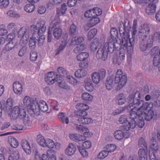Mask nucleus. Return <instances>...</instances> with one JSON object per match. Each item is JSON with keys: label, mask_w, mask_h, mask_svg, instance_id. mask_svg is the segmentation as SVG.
<instances>
[{"label": "nucleus", "mask_w": 160, "mask_h": 160, "mask_svg": "<svg viewBox=\"0 0 160 160\" xmlns=\"http://www.w3.org/2000/svg\"><path fill=\"white\" fill-rule=\"evenodd\" d=\"M143 97L139 92L137 91L134 94L128 96V100L133 101L128 107L129 110L135 111L137 112L140 119L146 118V120H150L154 116V111L152 109V104L149 102H145L140 99Z\"/></svg>", "instance_id": "f257e3e1"}, {"label": "nucleus", "mask_w": 160, "mask_h": 160, "mask_svg": "<svg viewBox=\"0 0 160 160\" xmlns=\"http://www.w3.org/2000/svg\"><path fill=\"white\" fill-rule=\"evenodd\" d=\"M110 33L111 37H109L107 41L101 46L97 52L96 56L98 59L106 60L108 57V52H113L115 49V43H118L120 44V42L122 41L120 40L119 42H118V33L116 28H111Z\"/></svg>", "instance_id": "f03ea898"}, {"label": "nucleus", "mask_w": 160, "mask_h": 160, "mask_svg": "<svg viewBox=\"0 0 160 160\" xmlns=\"http://www.w3.org/2000/svg\"><path fill=\"white\" fill-rule=\"evenodd\" d=\"M46 21L42 19H40L36 25H32L28 28L22 27L19 30L18 35L21 38L20 44L21 45H26L28 42L30 35L31 33L35 32L40 35L43 34L46 29Z\"/></svg>", "instance_id": "7ed1b4c3"}, {"label": "nucleus", "mask_w": 160, "mask_h": 160, "mask_svg": "<svg viewBox=\"0 0 160 160\" xmlns=\"http://www.w3.org/2000/svg\"><path fill=\"white\" fill-rule=\"evenodd\" d=\"M129 111L130 120H128L127 116L125 115H121L119 118V123L123 124V128L126 131H128L131 129L134 128L137 125L139 128H142L144 125V120H146V118L140 119L135 111Z\"/></svg>", "instance_id": "20e7f679"}, {"label": "nucleus", "mask_w": 160, "mask_h": 160, "mask_svg": "<svg viewBox=\"0 0 160 160\" xmlns=\"http://www.w3.org/2000/svg\"><path fill=\"white\" fill-rule=\"evenodd\" d=\"M125 23L123 24V22H121L120 24L121 26H119V31L121 37L123 38H125L127 36H129L128 41L129 42V40L133 39L134 41V35L137 32V21L134 20L132 28L131 27V22L128 20L125 21Z\"/></svg>", "instance_id": "39448f33"}, {"label": "nucleus", "mask_w": 160, "mask_h": 160, "mask_svg": "<svg viewBox=\"0 0 160 160\" xmlns=\"http://www.w3.org/2000/svg\"><path fill=\"white\" fill-rule=\"evenodd\" d=\"M9 114L12 119H16L19 118L26 125H29L30 123L29 118L26 116L25 110L20 107L16 106L14 107L9 113Z\"/></svg>", "instance_id": "423d86ee"}, {"label": "nucleus", "mask_w": 160, "mask_h": 160, "mask_svg": "<svg viewBox=\"0 0 160 160\" xmlns=\"http://www.w3.org/2000/svg\"><path fill=\"white\" fill-rule=\"evenodd\" d=\"M128 37L129 36H127L125 38H123L119 44L122 48H125V49H127V61L130 63L131 61L132 55L133 52V48L134 45V41L133 39H129L128 42Z\"/></svg>", "instance_id": "0eeeda50"}, {"label": "nucleus", "mask_w": 160, "mask_h": 160, "mask_svg": "<svg viewBox=\"0 0 160 160\" xmlns=\"http://www.w3.org/2000/svg\"><path fill=\"white\" fill-rule=\"evenodd\" d=\"M37 142L41 146L53 148L55 146L58 149L60 148L61 144L58 142L54 143V141L50 139H45L43 136L41 135H39L37 137Z\"/></svg>", "instance_id": "6e6552de"}, {"label": "nucleus", "mask_w": 160, "mask_h": 160, "mask_svg": "<svg viewBox=\"0 0 160 160\" xmlns=\"http://www.w3.org/2000/svg\"><path fill=\"white\" fill-rule=\"evenodd\" d=\"M127 80V78L125 75H123L122 70L118 69L117 70L115 79V83L117 84L116 90H119L124 86Z\"/></svg>", "instance_id": "1a4fd4ad"}, {"label": "nucleus", "mask_w": 160, "mask_h": 160, "mask_svg": "<svg viewBox=\"0 0 160 160\" xmlns=\"http://www.w3.org/2000/svg\"><path fill=\"white\" fill-rule=\"evenodd\" d=\"M33 107L32 113L33 112L37 115L40 114L41 111L42 112H46L48 109L46 102L43 100H40L39 102L36 101Z\"/></svg>", "instance_id": "9d476101"}, {"label": "nucleus", "mask_w": 160, "mask_h": 160, "mask_svg": "<svg viewBox=\"0 0 160 160\" xmlns=\"http://www.w3.org/2000/svg\"><path fill=\"white\" fill-rule=\"evenodd\" d=\"M106 74V71L103 69H102L98 72H94L91 75L92 80L94 83L98 84L105 77Z\"/></svg>", "instance_id": "9b49d317"}, {"label": "nucleus", "mask_w": 160, "mask_h": 160, "mask_svg": "<svg viewBox=\"0 0 160 160\" xmlns=\"http://www.w3.org/2000/svg\"><path fill=\"white\" fill-rule=\"evenodd\" d=\"M36 102L35 101L33 100L28 96H25L23 99V103L25 106L27 108V109L29 112L32 114V112L33 108V106Z\"/></svg>", "instance_id": "f8f14e48"}, {"label": "nucleus", "mask_w": 160, "mask_h": 160, "mask_svg": "<svg viewBox=\"0 0 160 160\" xmlns=\"http://www.w3.org/2000/svg\"><path fill=\"white\" fill-rule=\"evenodd\" d=\"M123 49H121L118 55L114 56L113 60V62L114 64L120 65L124 60L125 58V51L124 50L125 48Z\"/></svg>", "instance_id": "ddd939ff"}, {"label": "nucleus", "mask_w": 160, "mask_h": 160, "mask_svg": "<svg viewBox=\"0 0 160 160\" xmlns=\"http://www.w3.org/2000/svg\"><path fill=\"white\" fill-rule=\"evenodd\" d=\"M58 75L53 72H51L45 75V80L47 83L52 84L56 82L58 79Z\"/></svg>", "instance_id": "4468645a"}, {"label": "nucleus", "mask_w": 160, "mask_h": 160, "mask_svg": "<svg viewBox=\"0 0 160 160\" xmlns=\"http://www.w3.org/2000/svg\"><path fill=\"white\" fill-rule=\"evenodd\" d=\"M158 0H150V2L147 6L146 8V13L149 15H152L156 11V4L158 2Z\"/></svg>", "instance_id": "2eb2a0df"}, {"label": "nucleus", "mask_w": 160, "mask_h": 160, "mask_svg": "<svg viewBox=\"0 0 160 160\" xmlns=\"http://www.w3.org/2000/svg\"><path fill=\"white\" fill-rule=\"evenodd\" d=\"M113 134L114 138L118 140H121L124 138H128L130 136V134L128 132H123L119 130H116Z\"/></svg>", "instance_id": "dca6fc26"}, {"label": "nucleus", "mask_w": 160, "mask_h": 160, "mask_svg": "<svg viewBox=\"0 0 160 160\" xmlns=\"http://www.w3.org/2000/svg\"><path fill=\"white\" fill-rule=\"evenodd\" d=\"M57 22H54L52 27L54 28L53 34L54 38L58 40L61 38L62 33V30L61 28L59 27H56Z\"/></svg>", "instance_id": "f3484780"}, {"label": "nucleus", "mask_w": 160, "mask_h": 160, "mask_svg": "<svg viewBox=\"0 0 160 160\" xmlns=\"http://www.w3.org/2000/svg\"><path fill=\"white\" fill-rule=\"evenodd\" d=\"M75 126L77 130L80 132H83V136L85 137H88L91 136V134L89 129L86 126L76 124Z\"/></svg>", "instance_id": "a211bd4d"}, {"label": "nucleus", "mask_w": 160, "mask_h": 160, "mask_svg": "<svg viewBox=\"0 0 160 160\" xmlns=\"http://www.w3.org/2000/svg\"><path fill=\"white\" fill-rule=\"evenodd\" d=\"M47 155L43 154L42 155V160H56L55 152L52 149H49L47 151Z\"/></svg>", "instance_id": "6ab92c4d"}, {"label": "nucleus", "mask_w": 160, "mask_h": 160, "mask_svg": "<svg viewBox=\"0 0 160 160\" xmlns=\"http://www.w3.org/2000/svg\"><path fill=\"white\" fill-rule=\"evenodd\" d=\"M99 22L100 19L97 16L92 17L85 26V29L86 30H88L90 27L98 24Z\"/></svg>", "instance_id": "aec40b11"}, {"label": "nucleus", "mask_w": 160, "mask_h": 160, "mask_svg": "<svg viewBox=\"0 0 160 160\" xmlns=\"http://www.w3.org/2000/svg\"><path fill=\"white\" fill-rule=\"evenodd\" d=\"M84 88L88 92H91L94 90V85L90 78H86L84 80Z\"/></svg>", "instance_id": "412c9836"}, {"label": "nucleus", "mask_w": 160, "mask_h": 160, "mask_svg": "<svg viewBox=\"0 0 160 160\" xmlns=\"http://www.w3.org/2000/svg\"><path fill=\"white\" fill-rule=\"evenodd\" d=\"M145 42L143 40L141 42L140 47L141 50L143 52L145 51L148 49V48L151 47L152 44L153 42V39L148 40L147 42L145 43Z\"/></svg>", "instance_id": "4be33fe9"}, {"label": "nucleus", "mask_w": 160, "mask_h": 160, "mask_svg": "<svg viewBox=\"0 0 160 160\" xmlns=\"http://www.w3.org/2000/svg\"><path fill=\"white\" fill-rule=\"evenodd\" d=\"M76 148L75 146L72 143H70L65 150V153L68 156H71L75 152Z\"/></svg>", "instance_id": "5701e85b"}, {"label": "nucleus", "mask_w": 160, "mask_h": 160, "mask_svg": "<svg viewBox=\"0 0 160 160\" xmlns=\"http://www.w3.org/2000/svg\"><path fill=\"white\" fill-rule=\"evenodd\" d=\"M22 86L18 81L14 82L13 84V89L14 92L18 95L21 94L22 92Z\"/></svg>", "instance_id": "b1692460"}, {"label": "nucleus", "mask_w": 160, "mask_h": 160, "mask_svg": "<svg viewBox=\"0 0 160 160\" xmlns=\"http://www.w3.org/2000/svg\"><path fill=\"white\" fill-rule=\"evenodd\" d=\"M22 145L23 149L27 154H31V149H33V148H31L30 143L27 140L25 139L22 140Z\"/></svg>", "instance_id": "393cba45"}, {"label": "nucleus", "mask_w": 160, "mask_h": 160, "mask_svg": "<svg viewBox=\"0 0 160 160\" xmlns=\"http://www.w3.org/2000/svg\"><path fill=\"white\" fill-rule=\"evenodd\" d=\"M32 36L30 38L29 42V45L31 48H34L36 46L37 41L38 39V36L37 35V33L33 32Z\"/></svg>", "instance_id": "a878e982"}, {"label": "nucleus", "mask_w": 160, "mask_h": 160, "mask_svg": "<svg viewBox=\"0 0 160 160\" xmlns=\"http://www.w3.org/2000/svg\"><path fill=\"white\" fill-rule=\"evenodd\" d=\"M116 101L119 105L124 104L126 101V96L123 93H120L115 97Z\"/></svg>", "instance_id": "bb28decb"}, {"label": "nucleus", "mask_w": 160, "mask_h": 160, "mask_svg": "<svg viewBox=\"0 0 160 160\" xmlns=\"http://www.w3.org/2000/svg\"><path fill=\"white\" fill-rule=\"evenodd\" d=\"M139 30V32L140 33L142 34L144 36L146 37L149 33L150 30L148 25L144 24L140 27Z\"/></svg>", "instance_id": "cd10ccee"}, {"label": "nucleus", "mask_w": 160, "mask_h": 160, "mask_svg": "<svg viewBox=\"0 0 160 160\" xmlns=\"http://www.w3.org/2000/svg\"><path fill=\"white\" fill-rule=\"evenodd\" d=\"M147 148L140 149L138 152V156L139 160H147Z\"/></svg>", "instance_id": "c85d7f7f"}, {"label": "nucleus", "mask_w": 160, "mask_h": 160, "mask_svg": "<svg viewBox=\"0 0 160 160\" xmlns=\"http://www.w3.org/2000/svg\"><path fill=\"white\" fill-rule=\"evenodd\" d=\"M67 9V6L66 3H62L60 8L57 9V14L58 16L63 15L65 14Z\"/></svg>", "instance_id": "c756f323"}, {"label": "nucleus", "mask_w": 160, "mask_h": 160, "mask_svg": "<svg viewBox=\"0 0 160 160\" xmlns=\"http://www.w3.org/2000/svg\"><path fill=\"white\" fill-rule=\"evenodd\" d=\"M84 41V39L82 37L77 38L73 36L70 41V44L72 45L75 44L79 45L81 44L82 42Z\"/></svg>", "instance_id": "7c9ffc66"}, {"label": "nucleus", "mask_w": 160, "mask_h": 160, "mask_svg": "<svg viewBox=\"0 0 160 160\" xmlns=\"http://www.w3.org/2000/svg\"><path fill=\"white\" fill-rule=\"evenodd\" d=\"M71 139L73 140L82 141L85 140V137L82 135L77 133L71 134L69 135Z\"/></svg>", "instance_id": "2f4dec72"}, {"label": "nucleus", "mask_w": 160, "mask_h": 160, "mask_svg": "<svg viewBox=\"0 0 160 160\" xmlns=\"http://www.w3.org/2000/svg\"><path fill=\"white\" fill-rule=\"evenodd\" d=\"M153 142L149 147V152L157 153L159 149V146L156 141L153 139Z\"/></svg>", "instance_id": "473e14b6"}, {"label": "nucleus", "mask_w": 160, "mask_h": 160, "mask_svg": "<svg viewBox=\"0 0 160 160\" xmlns=\"http://www.w3.org/2000/svg\"><path fill=\"white\" fill-rule=\"evenodd\" d=\"M81 97L83 100L88 102L92 101L93 98V95L88 92L83 93L82 94Z\"/></svg>", "instance_id": "72a5a7b5"}, {"label": "nucleus", "mask_w": 160, "mask_h": 160, "mask_svg": "<svg viewBox=\"0 0 160 160\" xmlns=\"http://www.w3.org/2000/svg\"><path fill=\"white\" fill-rule=\"evenodd\" d=\"M58 117L62 123H65L67 124L69 123V119L68 117L66 116V113L61 112L58 114Z\"/></svg>", "instance_id": "f704fd0d"}, {"label": "nucleus", "mask_w": 160, "mask_h": 160, "mask_svg": "<svg viewBox=\"0 0 160 160\" xmlns=\"http://www.w3.org/2000/svg\"><path fill=\"white\" fill-rule=\"evenodd\" d=\"M75 76L78 78H82L86 76L87 74V71L83 69H79L75 73Z\"/></svg>", "instance_id": "c9c22d12"}, {"label": "nucleus", "mask_w": 160, "mask_h": 160, "mask_svg": "<svg viewBox=\"0 0 160 160\" xmlns=\"http://www.w3.org/2000/svg\"><path fill=\"white\" fill-rule=\"evenodd\" d=\"M8 142L10 146L14 148L17 147L19 145L17 140L14 137L12 136L9 137Z\"/></svg>", "instance_id": "e433bc0d"}, {"label": "nucleus", "mask_w": 160, "mask_h": 160, "mask_svg": "<svg viewBox=\"0 0 160 160\" xmlns=\"http://www.w3.org/2000/svg\"><path fill=\"white\" fill-rule=\"evenodd\" d=\"M104 149L109 153L115 151L117 149V146L113 144H110L106 145Z\"/></svg>", "instance_id": "4c0bfd02"}, {"label": "nucleus", "mask_w": 160, "mask_h": 160, "mask_svg": "<svg viewBox=\"0 0 160 160\" xmlns=\"http://www.w3.org/2000/svg\"><path fill=\"white\" fill-rule=\"evenodd\" d=\"M89 57V54L87 52H82L78 54L77 57V59L80 61H84Z\"/></svg>", "instance_id": "58836bf2"}, {"label": "nucleus", "mask_w": 160, "mask_h": 160, "mask_svg": "<svg viewBox=\"0 0 160 160\" xmlns=\"http://www.w3.org/2000/svg\"><path fill=\"white\" fill-rule=\"evenodd\" d=\"M106 87L107 89L109 90H111L113 87V81L112 78L108 77L107 78L106 83Z\"/></svg>", "instance_id": "ea45409f"}, {"label": "nucleus", "mask_w": 160, "mask_h": 160, "mask_svg": "<svg viewBox=\"0 0 160 160\" xmlns=\"http://www.w3.org/2000/svg\"><path fill=\"white\" fill-rule=\"evenodd\" d=\"M35 6L33 4L29 3L26 5L24 7V10L27 12L31 13L34 11L35 9Z\"/></svg>", "instance_id": "a19ab883"}, {"label": "nucleus", "mask_w": 160, "mask_h": 160, "mask_svg": "<svg viewBox=\"0 0 160 160\" xmlns=\"http://www.w3.org/2000/svg\"><path fill=\"white\" fill-rule=\"evenodd\" d=\"M77 109L79 110L87 111L89 109V106L86 103H79L76 106Z\"/></svg>", "instance_id": "79ce46f5"}, {"label": "nucleus", "mask_w": 160, "mask_h": 160, "mask_svg": "<svg viewBox=\"0 0 160 160\" xmlns=\"http://www.w3.org/2000/svg\"><path fill=\"white\" fill-rule=\"evenodd\" d=\"M99 45L98 40V39H94L91 42L90 44V49L92 51L96 50Z\"/></svg>", "instance_id": "37998d69"}, {"label": "nucleus", "mask_w": 160, "mask_h": 160, "mask_svg": "<svg viewBox=\"0 0 160 160\" xmlns=\"http://www.w3.org/2000/svg\"><path fill=\"white\" fill-rule=\"evenodd\" d=\"M67 81L72 85L76 86L78 84V82L76 79L71 75L67 76Z\"/></svg>", "instance_id": "c03bdc74"}, {"label": "nucleus", "mask_w": 160, "mask_h": 160, "mask_svg": "<svg viewBox=\"0 0 160 160\" xmlns=\"http://www.w3.org/2000/svg\"><path fill=\"white\" fill-rule=\"evenodd\" d=\"M86 46L84 43L78 45L76 47L74 48V51L75 53H78L84 50L86 48Z\"/></svg>", "instance_id": "a18cd8bd"}, {"label": "nucleus", "mask_w": 160, "mask_h": 160, "mask_svg": "<svg viewBox=\"0 0 160 160\" xmlns=\"http://www.w3.org/2000/svg\"><path fill=\"white\" fill-rule=\"evenodd\" d=\"M97 32V30L96 29L93 28L91 29L88 33V39L89 40L92 39L94 37Z\"/></svg>", "instance_id": "49530a36"}, {"label": "nucleus", "mask_w": 160, "mask_h": 160, "mask_svg": "<svg viewBox=\"0 0 160 160\" xmlns=\"http://www.w3.org/2000/svg\"><path fill=\"white\" fill-rule=\"evenodd\" d=\"M7 15L10 17L16 18H18L20 17V15L18 13L11 10H9L7 12Z\"/></svg>", "instance_id": "de8ad7c7"}, {"label": "nucleus", "mask_w": 160, "mask_h": 160, "mask_svg": "<svg viewBox=\"0 0 160 160\" xmlns=\"http://www.w3.org/2000/svg\"><path fill=\"white\" fill-rule=\"evenodd\" d=\"M108 153L105 150L101 151L98 154V158L100 159H102L106 157L108 155Z\"/></svg>", "instance_id": "09e8293b"}, {"label": "nucleus", "mask_w": 160, "mask_h": 160, "mask_svg": "<svg viewBox=\"0 0 160 160\" xmlns=\"http://www.w3.org/2000/svg\"><path fill=\"white\" fill-rule=\"evenodd\" d=\"M14 42H9L4 47V49L6 51H10L12 50L16 45L13 43Z\"/></svg>", "instance_id": "8fccbe9b"}, {"label": "nucleus", "mask_w": 160, "mask_h": 160, "mask_svg": "<svg viewBox=\"0 0 160 160\" xmlns=\"http://www.w3.org/2000/svg\"><path fill=\"white\" fill-rule=\"evenodd\" d=\"M38 58L37 52L34 51H32L30 53V58L31 61H36Z\"/></svg>", "instance_id": "3c124183"}, {"label": "nucleus", "mask_w": 160, "mask_h": 160, "mask_svg": "<svg viewBox=\"0 0 160 160\" xmlns=\"http://www.w3.org/2000/svg\"><path fill=\"white\" fill-rule=\"evenodd\" d=\"M13 100L12 98H8L6 101V108L7 110L10 109L13 106Z\"/></svg>", "instance_id": "603ef678"}, {"label": "nucleus", "mask_w": 160, "mask_h": 160, "mask_svg": "<svg viewBox=\"0 0 160 160\" xmlns=\"http://www.w3.org/2000/svg\"><path fill=\"white\" fill-rule=\"evenodd\" d=\"M28 50V48L26 46H24L18 52V55L20 57H22L24 55L25 53L27 52Z\"/></svg>", "instance_id": "864d4df0"}, {"label": "nucleus", "mask_w": 160, "mask_h": 160, "mask_svg": "<svg viewBox=\"0 0 160 160\" xmlns=\"http://www.w3.org/2000/svg\"><path fill=\"white\" fill-rule=\"evenodd\" d=\"M49 102L54 110L56 111H58L59 110L58 108L57 107L58 104L56 100H50Z\"/></svg>", "instance_id": "5fc2aeb1"}, {"label": "nucleus", "mask_w": 160, "mask_h": 160, "mask_svg": "<svg viewBox=\"0 0 160 160\" xmlns=\"http://www.w3.org/2000/svg\"><path fill=\"white\" fill-rule=\"evenodd\" d=\"M138 145L140 147L142 148V149L147 148V146L145 140L142 138H141L139 139Z\"/></svg>", "instance_id": "6e6d98bb"}, {"label": "nucleus", "mask_w": 160, "mask_h": 160, "mask_svg": "<svg viewBox=\"0 0 160 160\" xmlns=\"http://www.w3.org/2000/svg\"><path fill=\"white\" fill-rule=\"evenodd\" d=\"M78 148L80 153L83 157H86L88 156V152L85 150V149L82 148V147L80 146H78Z\"/></svg>", "instance_id": "4d7b16f0"}, {"label": "nucleus", "mask_w": 160, "mask_h": 160, "mask_svg": "<svg viewBox=\"0 0 160 160\" xmlns=\"http://www.w3.org/2000/svg\"><path fill=\"white\" fill-rule=\"evenodd\" d=\"M16 34L14 33H10L7 36V40L9 42H14Z\"/></svg>", "instance_id": "13d9d810"}, {"label": "nucleus", "mask_w": 160, "mask_h": 160, "mask_svg": "<svg viewBox=\"0 0 160 160\" xmlns=\"http://www.w3.org/2000/svg\"><path fill=\"white\" fill-rule=\"evenodd\" d=\"M60 75L62 77L65 76L67 74V71L62 67H60L57 69Z\"/></svg>", "instance_id": "bf43d9fd"}, {"label": "nucleus", "mask_w": 160, "mask_h": 160, "mask_svg": "<svg viewBox=\"0 0 160 160\" xmlns=\"http://www.w3.org/2000/svg\"><path fill=\"white\" fill-rule=\"evenodd\" d=\"M9 4V0H0V7L1 8L7 7Z\"/></svg>", "instance_id": "052dcab7"}, {"label": "nucleus", "mask_w": 160, "mask_h": 160, "mask_svg": "<svg viewBox=\"0 0 160 160\" xmlns=\"http://www.w3.org/2000/svg\"><path fill=\"white\" fill-rule=\"evenodd\" d=\"M93 12V14L94 16H99L102 14V11L101 9L99 8H95L92 9Z\"/></svg>", "instance_id": "680f3d73"}, {"label": "nucleus", "mask_w": 160, "mask_h": 160, "mask_svg": "<svg viewBox=\"0 0 160 160\" xmlns=\"http://www.w3.org/2000/svg\"><path fill=\"white\" fill-rule=\"evenodd\" d=\"M37 35L38 36V44L40 45H41L43 44V43L44 40L45 39V36L44 35H38L37 34Z\"/></svg>", "instance_id": "e2e57ef3"}, {"label": "nucleus", "mask_w": 160, "mask_h": 160, "mask_svg": "<svg viewBox=\"0 0 160 160\" xmlns=\"http://www.w3.org/2000/svg\"><path fill=\"white\" fill-rule=\"evenodd\" d=\"M149 91V89L148 86V85L145 86L141 90V93H140L141 94V96H143V97L142 98H143L144 94L148 93Z\"/></svg>", "instance_id": "0e129e2a"}, {"label": "nucleus", "mask_w": 160, "mask_h": 160, "mask_svg": "<svg viewBox=\"0 0 160 160\" xmlns=\"http://www.w3.org/2000/svg\"><path fill=\"white\" fill-rule=\"evenodd\" d=\"M92 144V143L90 141H86L83 142L82 146L84 149H88L91 147Z\"/></svg>", "instance_id": "69168bd1"}, {"label": "nucleus", "mask_w": 160, "mask_h": 160, "mask_svg": "<svg viewBox=\"0 0 160 160\" xmlns=\"http://www.w3.org/2000/svg\"><path fill=\"white\" fill-rule=\"evenodd\" d=\"M46 10V9L45 6L43 5L39 6L38 9V13L40 14H42L45 13Z\"/></svg>", "instance_id": "338daca9"}, {"label": "nucleus", "mask_w": 160, "mask_h": 160, "mask_svg": "<svg viewBox=\"0 0 160 160\" xmlns=\"http://www.w3.org/2000/svg\"><path fill=\"white\" fill-rule=\"evenodd\" d=\"M85 17L87 18H91L92 17H94V15L93 14V12L92 9H90L86 11L84 13Z\"/></svg>", "instance_id": "774afa93"}]
</instances>
